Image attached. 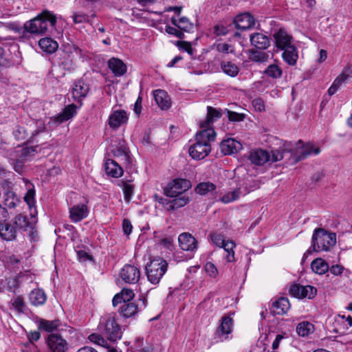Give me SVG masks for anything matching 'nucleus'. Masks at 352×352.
<instances>
[{"mask_svg":"<svg viewBox=\"0 0 352 352\" xmlns=\"http://www.w3.org/2000/svg\"><path fill=\"white\" fill-rule=\"evenodd\" d=\"M12 307L18 311V312H23L25 309V303L23 299L21 297H16L12 300Z\"/></svg>","mask_w":352,"mask_h":352,"instance_id":"obj_52","label":"nucleus"},{"mask_svg":"<svg viewBox=\"0 0 352 352\" xmlns=\"http://www.w3.org/2000/svg\"><path fill=\"white\" fill-rule=\"evenodd\" d=\"M267 55L265 52L252 50L249 51V58L254 62H264L267 60Z\"/></svg>","mask_w":352,"mask_h":352,"instance_id":"obj_47","label":"nucleus"},{"mask_svg":"<svg viewBox=\"0 0 352 352\" xmlns=\"http://www.w3.org/2000/svg\"><path fill=\"white\" fill-rule=\"evenodd\" d=\"M264 73L269 77L278 78L281 76L283 72L278 65L272 64L265 69Z\"/></svg>","mask_w":352,"mask_h":352,"instance_id":"obj_45","label":"nucleus"},{"mask_svg":"<svg viewBox=\"0 0 352 352\" xmlns=\"http://www.w3.org/2000/svg\"><path fill=\"white\" fill-rule=\"evenodd\" d=\"M191 186L190 181L184 179H175L168 184L164 188L165 195L170 197H177Z\"/></svg>","mask_w":352,"mask_h":352,"instance_id":"obj_8","label":"nucleus"},{"mask_svg":"<svg viewBox=\"0 0 352 352\" xmlns=\"http://www.w3.org/2000/svg\"><path fill=\"white\" fill-rule=\"evenodd\" d=\"M205 270L206 273L212 278H215L218 274V270L214 264L208 262L205 265Z\"/></svg>","mask_w":352,"mask_h":352,"instance_id":"obj_54","label":"nucleus"},{"mask_svg":"<svg viewBox=\"0 0 352 352\" xmlns=\"http://www.w3.org/2000/svg\"><path fill=\"white\" fill-rule=\"evenodd\" d=\"M336 239L334 233L327 232L322 228L316 229L314 232L311 245L314 252H327L336 244Z\"/></svg>","mask_w":352,"mask_h":352,"instance_id":"obj_4","label":"nucleus"},{"mask_svg":"<svg viewBox=\"0 0 352 352\" xmlns=\"http://www.w3.org/2000/svg\"><path fill=\"white\" fill-rule=\"evenodd\" d=\"M210 237L212 241L219 248H221L227 242V240L221 234L217 233L212 234Z\"/></svg>","mask_w":352,"mask_h":352,"instance_id":"obj_53","label":"nucleus"},{"mask_svg":"<svg viewBox=\"0 0 352 352\" xmlns=\"http://www.w3.org/2000/svg\"><path fill=\"white\" fill-rule=\"evenodd\" d=\"M189 202V198L186 195L179 196L168 204L167 210H175L186 206Z\"/></svg>","mask_w":352,"mask_h":352,"instance_id":"obj_39","label":"nucleus"},{"mask_svg":"<svg viewBox=\"0 0 352 352\" xmlns=\"http://www.w3.org/2000/svg\"><path fill=\"white\" fill-rule=\"evenodd\" d=\"M290 309V303L287 298L281 297L273 303V311L275 314L283 315Z\"/></svg>","mask_w":352,"mask_h":352,"instance_id":"obj_32","label":"nucleus"},{"mask_svg":"<svg viewBox=\"0 0 352 352\" xmlns=\"http://www.w3.org/2000/svg\"><path fill=\"white\" fill-rule=\"evenodd\" d=\"M60 324V321L58 320H47L45 319H41L38 322V329L46 332L51 333L56 330Z\"/></svg>","mask_w":352,"mask_h":352,"instance_id":"obj_36","label":"nucleus"},{"mask_svg":"<svg viewBox=\"0 0 352 352\" xmlns=\"http://www.w3.org/2000/svg\"><path fill=\"white\" fill-rule=\"evenodd\" d=\"M138 310V305L134 302L124 303L120 309V314L126 318L134 316Z\"/></svg>","mask_w":352,"mask_h":352,"instance_id":"obj_40","label":"nucleus"},{"mask_svg":"<svg viewBox=\"0 0 352 352\" xmlns=\"http://www.w3.org/2000/svg\"><path fill=\"white\" fill-rule=\"evenodd\" d=\"M14 223L17 227L23 228L25 230H26L28 228H32L28 221L27 216L22 214L16 215L14 218Z\"/></svg>","mask_w":352,"mask_h":352,"instance_id":"obj_46","label":"nucleus"},{"mask_svg":"<svg viewBox=\"0 0 352 352\" xmlns=\"http://www.w3.org/2000/svg\"><path fill=\"white\" fill-rule=\"evenodd\" d=\"M228 117L230 121L233 122H240L243 120L244 115L242 113H239L234 111H228Z\"/></svg>","mask_w":352,"mask_h":352,"instance_id":"obj_62","label":"nucleus"},{"mask_svg":"<svg viewBox=\"0 0 352 352\" xmlns=\"http://www.w3.org/2000/svg\"><path fill=\"white\" fill-rule=\"evenodd\" d=\"M98 329L111 341H116L122 337L121 328L114 316L111 314L104 316L100 318Z\"/></svg>","mask_w":352,"mask_h":352,"instance_id":"obj_5","label":"nucleus"},{"mask_svg":"<svg viewBox=\"0 0 352 352\" xmlns=\"http://www.w3.org/2000/svg\"><path fill=\"white\" fill-rule=\"evenodd\" d=\"M38 146H19L16 148L15 163L14 165V170L21 173L23 170L25 163L30 160L37 152L36 148Z\"/></svg>","mask_w":352,"mask_h":352,"instance_id":"obj_7","label":"nucleus"},{"mask_svg":"<svg viewBox=\"0 0 352 352\" xmlns=\"http://www.w3.org/2000/svg\"><path fill=\"white\" fill-rule=\"evenodd\" d=\"M0 236L4 240L12 241L16 236V230L9 223H0Z\"/></svg>","mask_w":352,"mask_h":352,"instance_id":"obj_28","label":"nucleus"},{"mask_svg":"<svg viewBox=\"0 0 352 352\" xmlns=\"http://www.w3.org/2000/svg\"><path fill=\"white\" fill-rule=\"evenodd\" d=\"M215 189L216 186L214 184L211 182H202L197 186L195 191L201 195H205Z\"/></svg>","mask_w":352,"mask_h":352,"instance_id":"obj_43","label":"nucleus"},{"mask_svg":"<svg viewBox=\"0 0 352 352\" xmlns=\"http://www.w3.org/2000/svg\"><path fill=\"white\" fill-rule=\"evenodd\" d=\"M118 185L122 188L124 200L127 202L130 201L133 194L134 186L123 180L119 182Z\"/></svg>","mask_w":352,"mask_h":352,"instance_id":"obj_44","label":"nucleus"},{"mask_svg":"<svg viewBox=\"0 0 352 352\" xmlns=\"http://www.w3.org/2000/svg\"><path fill=\"white\" fill-rule=\"evenodd\" d=\"M21 352H41L35 344H23Z\"/></svg>","mask_w":352,"mask_h":352,"instance_id":"obj_63","label":"nucleus"},{"mask_svg":"<svg viewBox=\"0 0 352 352\" xmlns=\"http://www.w3.org/2000/svg\"><path fill=\"white\" fill-rule=\"evenodd\" d=\"M289 292L291 296L298 299H312L317 294V289L311 285L303 286L300 284H293L291 285Z\"/></svg>","mask_w":352,"mask_h":352,"instance_id":"obj_9","label":"nucleus"},{"mask_svg":"<svg viewBox=\"0 0 352 352\" xmlns=\"http://www.w3.org/2000/svg\"><path fill=\"white\" fill-rule=\"evenodd\" d=\"M250 42L252 45L258 49H266L270 46L268 37L261 33H254L250 35Z\"/></svg>","mask_w":352,"mask_h":352,"instance_id":"obj_30","label":"nucleus"},{"mask_svg":"<svg viewBox=\"0 0 352 352\" xmlns=\"http://www.w3.org/2000/svg\"><path fill=\"white\" fill-rule=\"evenodd\" d=\"M345 268L344 266L341 265H333L331 267H329V270L330 272L334 276H341L344 272Z\"/></svg>","mask_w":352,"mask_h":352,"instance_id":"obj_61","label":"nucleus"},{"mask_svg":"<svg viewBox=\"0 0 352 352\" xmlns=\"http://www.w3.org/2000/svg\"><path fill=\"white\" fill-rule=\"evenodd\" d=\"M107 175L114 178H118L123 175V169L117 162L108 159L104 164Z\"/></svg>","mask_w":352,"mask_h":352,"instance_id":"obj_24","label":"nucleus"},{"mask_svg":"<svg viewBox=\"0 0 352 352\" xmlns=\"http://www.w3.org/2000/svg\"><path fill=\"white\" fill-rule=\"evenodd\" d=\"M284 336L282 334L276 335L274 340L272 342V351L263 349V352H276V350L278 348L280 342L284 339Z\"/></svg>","mask_w":352,"mask_h":352,"instance_id":"obj_57","label":"nucleus"},{"mask_svg":"<svg viewBox=\"0 0 352 352\" xmlns=\"http://www.w3.org/2000/svg\"><path fill=\"white\" fill-rule=\"evenodd\" d=\"M89 91V87L83 81H76L72 89V95L74 100H79L87 96Z\"/></svg>","mask_w":352,"mask_h":352,"instance_id":"obj_27","label":"nucleus"},{"mask_svg":"<svg viewBox=\"0 0 352 352\" xmlns=\"http://www.w3.org/2000/svg\"><path fill=\"white\" fill-rule=\"evenodd\" d=\"M171 22L179 29L185 32H189L194 28L193 23H192L189 19L185 16L181 17L179 19L172 17Z\"/></svg>","mask_w":352,"mask_h":352,"instance_id":"obj_33","label":"nucleus"},{"mask_svg":"<svg viewBox=\"0 0 352 352\" xmlns=\"http://www.w3.org/2000/svg\"><path fill=\"white\" fill-rule=\"evenodd\" d=\"M220 148L223 155H232L242 149V144L239 141L228 138L221 142Z\"/></svg>","mask_w":352,"mask_h":352,"instance_id":"obj_18","label":"nucleus"},{"mask_svg":"<svg viewBox=\"0 0 352 352\" xmlns=\"http://www.w3.org/2000/svg\"><path fill=\"white\" fill-rule=\"evenodd\" d=\"M63 53L65 54L64 61L61 62L64 68L70 69L73 67L77 59L81 56V50L73 45L67 44L63 47Z\"/></svg>","mask_w":352,"mask_h":352,"instance_id":"obj_11","label":"nucleus"},{"mask_svg":"<svg viewBox=\"0 0 352 352\" xmlns=\"http://www.w3.org/2000/svg\"><path fill=\"white\" fill-rule=\"evenodd\" d=\"M276 46L280 50L294 45L293 44V37L285 29L280 28L273 34Z\"/></svg>","mask_w":352,"mask_h":352,"instance_id":"obj_13","label":"nucleus"},{"mask_svg":"<svg viewBox=\"0 0 352 352\" xmlns=\"http://www.w3.org/2000/svg\"><path fill=\"white\" fill-rule=\"evenodd\" d=\"M314 331V325L309 322H302L296 327V332L300 336H307Z\"/></svg>","mask_w":352,"mask_h":352,"instance_id":"obj_42","label":"nucleus"},{"mask_svg":"<svg viewBox=\"0 0 352 352\" xmlns=\"http://www.w3.org/2000/svg\"><path fill=\"white\" fill-rule=\"evenodd\" d=\"M127 120L128 115L125 111L115 110L109 116L108 122L111 128L117 129Z\"/></svg>","mask_w":352,"mask_h":352,"instance_id":"obj_17","label":"nucleus"},{"mask_svg":"<svg viewBox=\"0 0 352 352\" xmlns=\"http://www.w3.org/2000/svg\"><path fill=\"white\" fill-rule=\"evenodd\" d=\"M217 50L219 52L223 54L232 53L233 52V49H232L231 45L228 43H219L217 45Z\"/></svg>","mask_w":352,"mask_h":352,"instance_id":"obj_60","label":"nucleus"},{"mask_svg":"<svg viewBox=\"0 0 352 352\" xmlns=\"http://www.w3.org/2000/svg\"><path fill=\"white\" fill-rule=\"evenodd\" d=\"M115 157L123 158L125 160L128 159V152L125 146L120 145L112 150Z\"/></svg>","mask_w":352,"mask_h":352,"instance_id":"obj_49","label":"nucleus"},{"mask_svg":"<svg viewBox=\"0 0 352 352\" xmlns=\"http://www.w3.org/2000/svg\"><path fill=\"white\" fill-rule=\"evenodd\" d=\"M29 298L30 302L34 306L43 305L46 301L45 292L39 289L32 290L30 294Z\"/></svg>","mask_w":352,"mask_h":352,"instance_id":"obj_35","label":"nucleus"},{"mask_svg":"<svg viewBox=\"0 0 352 352\" xmlns=\"http://www.w3.org/2000/svg\"><path fill=\"white\" fill-rule=\"evenodd\" d=\"M235 247V243L230 240H227V242L221 247L226 253L225 258L228 263H233L236 261L234 250Z\"/></svg>","mask_w":352,"mask_h":352,"instance_id":"obj_37","label":"nucleus"},{"mask_svg":"<svg viewBox=\"0 0 352 352\" xmlns=\"http://www.w3.org/2000/svg\"><path fill=\"white\" fill-rule=\"evenodd\" d=\"M18 201V199L14 196L13 193H8L6 195L4 204L6 207L9 208H13L16 206Z\"/></svg>","mask_w":352,"mask_h":352,"instance_id":"obj_50","label":"nucleus"},{"mask_svg":"<svg viewBox=\"0 0 352 352\" xmlns=\"http://www.w3.org/2000/svg\"><path fill=\"white\" fill-rule=\"evenodd\" d=\"M168 268V263L162 258L151 260L146 266V274L148 280L152 284H157Z\"/></svg>","mask_w":352,"mask_h":352,"instance_id":"obj_6","label":"nucleus"},{"mask_svg":"<svg viewBox=\"0 0 352 352\" xmlns=\"http://www.w3.org/2000/svg\"><path fill=\"white\" fill-rule=\"evenodd\" d=\"M49 23L52 27H54L56 17L52 12L45 10L34 19L27 21L23 25V28L27 33L41 35L47 32Z\"/></svg>","mask_w":352,"mask_h":352,"instance_id":"obj_3","label":"nucleus"},{"mask_svg":"<svg viewBox=\"0 0 352 352\" xmlns=\"http://www.w3.org/2000/svg\"><path fill=\"white\" fill-rule=\"evenodd\" d=\"M179 247L184 251L193 252L197 248V240L189 233L184 232L179 235Z\"/></svg>","mask_w":352,"mask_h":352,"instance_id":"obj_15","label":"nucleus"},{"mask_svg":"<svg viewBox=\"0 0 352 352\" xmlns=\"http://www.w3.org/2000/svg\"><path fill=\"white\" fill-rule=\"evenodd\" d=\"M165 32L168 34L175 36L179 38H182L184 37V33L174 27L166 25L165 27Z\"/></svg>","mask_w":352,"mask_h":352,"instance_id":"obj_56","label":"nucleus"},{"mask_svg":"<svg viewBox=\"0 0 352 352\" xmlns=\"http://www.w3.org/2000/svg\"><path fill=\"white\" fill-rule=\"evenodd\" d=\"M89 210L85 204H77L69 209V217L72 222L77 223L86 218Z\"/></svg>","mask_w":352,"mask_h":352,"instance_id":"obj_19","label":"nucleus"},{"mask_svg":"<svg viewBox=\"0 0 352 352\" xmlns=\"http://www.w3.org/2000/svg\"><path fill=\"white\" fill-rule=\"evenodd\" d=\"M254 17L248 12L237 15L234 19V23L239 30H247L254 25Z\"/></svg>","mask_w":352,"mask_h":352,"instance_id":"obj_21","label":"nucleus"},{"mask_svg":"<svg viewBox=\"0 0 352 352\" xmlns=\"http://www.w3.org/2000/svg\"><path fill=\"white\" fill-rule=\"evenodd\" d=\"M88 339L90 342L101 346H106L107 345V340L98 333H92L89 335Z\"/></svg>","mask_w":352,"mask_h":352,"instance_id":"obj_48","label":"nucleus"},{"mask_svg":"<svg viewBox=\"0 0 352 352\" xmlns=\"http://www.w3.org/2000/svg\"><path fill=\"white\" fill-rule=\"evenodd\" d=\"M27 338L28 341L24 344H35L34 342L38 341L41 338V333L38 331H32L27 332Z\"/></svg>","mask_w":352,"mask_h":352,"instance_id":"obj_55","label":"nucleus"},{"mask_svg":"<svg viewBox=\"0 0 352 352\" xmlns=\"http://www.w3.org/2000/svg\"><path fill=\"white\" fill-rule=\"evenodd\" d=\"M216 133L212 128L201 129L197 133L195 140L188 148L190 156L195 160H202L211 151L210 142L214 141Z\"/></svg>","mask_w":352,"mask_h":352,"instance_id":"obj_2","label":"nucleus"},{"mask_svg":"<svg viewBox=\"0 0 352 352\" xmlns=\"http://www.w3.org/2000/svg\"><path fill=\"white\" fill-rule=\"evenodd\" d=\"M221 68L229 76L235 77L239 72V67L230 61H222Z\"/></svg>","mask_w":352,"mask_h":352,"instance_id":"obj_38","label":"nucleus"},{"mask_svg":"<svg viewBox=\"0 0 352 352\" xmlns=\"http://www.w3.org/2000/svg\"><path fill=\"white\" fill-rule=\"evenodd\" d=\"M221 116V113H220V111L216 110L215 109L211 107H208L207 117L204 120L200 122V128L201 129L212 128L211 125L213 123L214 120L220 118Z\"/></svg>","mask_w":352,"mask_h":352,"instance_id":"obj_29","label":"nucleus"},{"mask_svg":"<svg viewBox=\"0 0 352 352\" xmlns=\"http://www.w3.org/2000/svg\"><path fill=\"white\" fill-rule=\"evenodd\" d=\"M311 267L316 274L322 275L329 270V266L324 259L318 258L311 262Z\"/></svg>","mask_w":352,"mask_h":352,"instance_id":"obj_34","label":"nucleus"},{"mask_svg":"<svg viewBox=\"0 0 352 352\" xmlns=\"http://www.w3.org/2000/svg\"><path fill=\"white\" fill-rule=\"evenodd\" d=\"M177 45L182 50L188 52L190 55H192L193 49L191 44L187 41H177Z\"/></svg>","mask_w":352,"mask_h":352,"instance_id":"obj_58","label":"nucleus"},{"mask_svg":"<svg viewBox=\"0 0 352 352\" xmlns=\"http://www.w3.org/2000/svg\"><path fill=\"white\" fill-rule=\"evenodd\" d=\"M153 96L156 104L161 109H166L170 106V100L168 94L162 89H157L153 91Z\"/></svg>","mask_w":352,"mask_h":352,"instance_id":"obj_26","label":"nucleus"},{"mask_svg":"<svg viewBox=\"0 0 352 352\" xmlns=\"http://www.w3.org/2000/svg\"><path fill=\"white\" fill-rule=\"evenodd\" d=\"M120 294L124 298V303L131 300L134 297V293L133 290L130 289H123Z\"/></svg>","mask_w":352,"mask_h":352,"instance_id":"obj_59","label":"nucleus"},{"mask_svg":"<svg viewBox=\"0 0 352 352\" xmlns=\"http://www.w3.org/2000/svg\"><path fill=\"white\" fill-rule=\"evenodd\" d=\"M232 331V319L229 316H224L221 318V324L217 329V334L221 341L228 338V336Z\"/></svg>","mask_w":352,"mask_h":352,"instance_id":"obj_20","label":"nucleus"},{"mask_svg":"<svg viewBox=\"0 0 352 352\" xmlns=\"http://www.w3.org/2000/svg\"><path fill=\"white\" fill-rule=\"evenodd\" d=\"M282 58L283 60L290 66L296 65L298 58V52L297 48L292 45L282 50Z\"/></svg>","mask_w":352,"mask_h":352,"instance_id":"obj_25","label":"nucleus"},{"mask_svg":"<svg viewBox=\"0 0 352 352\" xmlns=\"http://www.w3.org/2000/svg\"><path fill=\"white\" fill-rule=\"evenodd\" d=\"M119 276L125 283L135 284L140 280V271L134 265H125L120 270Z\"/></svg>","mask_w":352,"mask_h":352,"instance_id":"obj_12","label":"nucleus"},{"mask_svg":"<svg viewBox=\"0 0 352 352\" xmlns=\"http://www.w3.org/2000/svg\"><path fill=\"white\" fill-rule=\"evenodd\" d=\"M76 109L77 107L74 104L66 106L60 114L50 119V123L53 122L56 124H60L71 119L76 114Z\"/></svg>","mask_w":352,"mask_h":352,"instance_id":"obj_16","label":"nucleus"},{"mask_svg":"<svg viewBox=\"0 0 352 352\" xmlns=\"http://www.w3.org/2000/svg\"><path fill=\"white\" fill-rule=\"evenodd\" d=\"M38 45L43 52L48 54L55 52L58 47V43L55 40L49 37H45L40 39L38 41Z\"/></svg>","mask_w":352,"mask_h":352,"instance_id":"obj_31","label":"nucleus"},{"mask_svg":"<svg viewBox=\"0 0 352 352\" xmlns=\"http://www.w3.org/2000/svg\"><path fill=\"white\" fill-rule=\"evenodd\" d=\"M45 341L52 352H66L68 349L67 341L58 333H51Z\"/></svg>","mask_w":352,"mask_h":352,"instance_id":"obj_10","label":"nucleus"},{"mask_svg":"<svg viewBox=\"0 0 352 352\" xmlns=\"http://www.w3.org/2000/svg\"><path fill=\"white\" fill-rule=\"evenodd\" d=\"M352 76V69L351 67H346L342 72L335 79L331 86L328 89L329 95L334 94L339 87L348 78Z\"/></svg>","mask_w":352,"mask_h":352,"instance_id":"obj_22","label":"nucleus"},{"mask_svg":"<svg viewBox=\"0 0 352 352\" xmlns=\"http://www.w3.org/2000/svg\"><path fill=\"white\" fill-rule=\"evenodd\" d=\"M35 191L33 188L29 189L24 197V200L28 205L29 208L32 209L34 207L35 200Z\"/></svg>","mask_w":352,"mask_h":352,"instance_id":"obj_51","label":"nucleus"},{"mask_svg":"<svg viewBox=\"0 0 352 352\" xmlns=\"http://www.w3.org/2000/svg\"><path fill=\"white\" fill-rule=\"evenodd\" d=\"M36 130L25 129L23 127L19 126L14 131V134L16 139L22 140L27 138L30 133H31V138H32L39 133L43 132L45 129V124L41 120L36 122Z\"/></svg>","mask_w":352,"mask_h":352,"instance_id":"obj_14","label":"nucleus"},{"mask_svg":"<svg viewBox=\"0 0 352 352\" xmlns=\"http://www.w3.org/2000/svg\"><path fill=\"white\" fill-rule=\"evenodd\" d=\"M241 189L236 188L232 191L227 192L221 198L220 201L223 204H229L238 200L241 196Z\"/></svg>","mask_w":352,"mask_h":352,"instance_id":"obj_41","label":"nucleus"},{"mask_svg":"<svg viewBox=\"0 0 352 352\" xmlns=\"http://www.w3.org/2000/svg\"><path fill=\"white\" fill-rule=\"evenodd\" d=\"M108 66L115 76H122L126 72V65L119 58H110L108 61Z\"/></svg>","mask_w":352,"mask_h":352,"instance_id":"obj_23","label":"nucleus"},{"mask_svg":"<svg viewBox=\"0 0 352 352\" xmlns=\"http://www.w3.org/2000/svg\"><path fill=\"white\" fill-rule=\"evenodd\" d=\"M260 187V184L258 181L252 180V181H246L245 184V188L247 191L249 192L250 191L254 190Z\"/></svg>","mask_w":352,"mask_h":352,"instance_id":"obj_64","label":"nucleus"},{"mask_svg":"<svg viewBox=\"0 0 352 352\" xmlns=\"http://www.w3.org/2000/svg\"><path fill=\"white\" fill-rule=\"evenodd\" d=\"M320 152L318 147H314L310 143L302 144L300 140L295 146L292 143L289 142L284 145L282 150H272L270 153L262 149L252 151L250 153L249 160L252 164L261 166L266 162L272 163L280 161L288 154L289 160L291 161L289 163L295 164L311 155H317Z\"/></svg>","mask_w":352,"mask_h":352,"instance_id":"obj_1","label":"nucleus"}]
</instances>
